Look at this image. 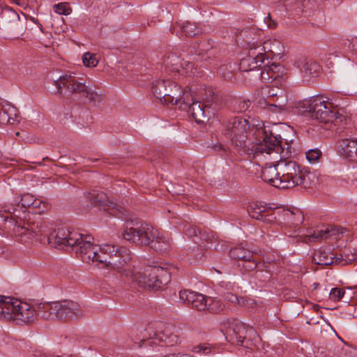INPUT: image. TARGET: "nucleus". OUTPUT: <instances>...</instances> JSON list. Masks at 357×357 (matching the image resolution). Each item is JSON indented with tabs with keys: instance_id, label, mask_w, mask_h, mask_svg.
Returning <instances> with one entry per match:
<instances>
[{
	"instance_id": "obj_60",
	"label": "nucleus",
	"mask_w": 357,
	"mask_h": 357,
	"mask_svg": "<svg viewBox=\"0 0 357 357\" xmlns=\"http://www.w3.org/2000/svg\"><path fill=\"white\" fill-rule=\"evenodd\" d=\"M15 135H16V136H19V135H20V132H17L15 133Z\"/></svg>"
},
{
	"instance_id": "obj_25",
	"label": "nucleus",
	"mask_w": 357,
	"mask_h": 357,
	"mask_svg": "<svg viewBox=\"0 0 357 357\" xmlns=\"http://www.w3.org/2000/svg\"><path fill=\"white\" fill-rule=\"evenodd\" d=\"M334 253L330 250H320L314 254L312 260L315 264L323 266L333 265Z\"/></svg>"
},
{
	"instance_id": "obj_5",
	"label": "nucleus",
	"mask_w": 357,
	"mask_h": 357,
	"mask_svg": "<svg viewBox=\"0 0 357 357\" xmlns=\"http://www.w3.org/2000/svg\"><path fill=\"white\" fill-rule=\"evenodd\" d=\"M123 237L128 241L150 246L158 252L167 250L172 244V239L167 234L160 233L156 228L146 222H136L132 226L126 227Z\"/></svg>"
},
{
	"instance_id": "obj_45",
	"label": "nucleus",
	"mask_w": 357,
	"mask_h": 357,
	"mask_svg": "<svg viewBox=\"0 0 357 357\" xmlns=\"http://www.w3.org/2000/svg\"><path fill=\"white\" fill-rule=\"evenodd\" d=\"M333 265H339V266L347 265V261H345V259L342 254H340V255L334 254V258H333Z\"/></svg>"
},
{
	"instance_id": "obj_36",
	"label": "nucleus",
	"mask_w": 357,
	"mask_h": 357,
	"mask_svg": "<svg viewBox=\"0 0 357 357\" xmlns=\"http://www.w3.org/2000/svg\"><path fill=\"white\" fill-rule=\"evenodd\" d=\"M280 100L279 98H277L276 101L273 103L268 102L266 104L268 109L274 112H278L283 109L286 105L285 100L282 96H280Z\"/></svg>"
},
{
	"instance_id": "obj_59",
	"label": "nucleus",
	"mask_w": 357,
	"mask_h": 357,
	"mask_svg": "<svg viewBox=\"0 0 357 357\" xmlns=\"http://www.w3.org/2000/svg\"><path fill=\"white\" fill-rule=\"evenodd\" d=\"M313 286H314V289H316L317 288V287L319 286V284L318 283H314Z\"/></svg>"
},
{
	"instance_id": "obj_47",
	"label": "nucleus",
	"mask_w": 357,
	"mask_h": 357,
	"mask_svg": "<svg viewBox=\"0 0 357 357\" xmlns=\"http://www.w3.org/2000/svg\"><path fill=\"white\" fill-rule=\"evenodd\" d=\"M223 298H225V300L228 301L229 302L240 303L238 298L235 294L229 292L225 293L223 295Z\"/></svg>"
},
{
	"instance_id": "obj_33",
	"label": "nucleus",
	"mask_w": 357,
	"mask_h": 357,
	"mask_svg": "<svg viewBox=\"0 0 357 357\" xmlns=\"http://www.w3.org/2000/svg\"><path fill=\"white\" fill-rule=\"evenodd\" d=\"M33 202V203L32 204L31 208L35 213H43L48 210L50 207L48 202L40 199L34 198Z\"/></svg>"
},
{
	"instance_id": "obj_35",
	"label": "nucleus",
	"mask_w": 357,
	"mask_h": 357,
	"mask_svg": "<svg viewBox=\"0 0 357 357\" xmlns=\"http://www.w3.org/2000/svg\"><path fill=\"white\" fill-rule=\"evenodd\" d=\"M82 61L84 66L89 68L96 67L98 63L96 55L90 52H86L83 54Z\"/></svg>"
},
{
	"instance_id": "obj_38",
	"label": "nucleus",
	"mask_w": 357,
	"mask_h": 357,
	"mask_svg": "<svg viewBox=\"0 0 357 357\" xmlns=\"http://www.w3.org/2000/svg\"><path fill=\"white\" fill-rule=\"evenodd\" d=\"M54 10L59 15H68L71 13L72 9L68 3L63 2L55 4L54 6Z\"/></svg>"
},
{
	"instance_id": "obj_58",
	"label": "nucleus",
	"mask_w": 357,
	"mask_h": 357,
	"mask_svg": "<svg viewBox=\"0 0 357 357\" xmlns=\"http://www.w3.org/2000/svg\"><path fill=\"white\" fill-rule=\"evenodd\" d=\"M149 280H151L153 283H155L154 280H156V278L153 277H150Z\"/></svg>"
},
{
	"instance_id": "obj_26",
	"label": "nucleus",
	"mask_w": 357,
	"mask_h": 357,
	"mask_svg": "<svg viewBox=\"0 0 357 357\" xmlns=\"http://www.w3.org/2000/svg\"><path fill=\"white\" fill-rule=\"evenodd\" d=\"M81 95L84 96L90 105L98 106L104 100V94L101 91L93 90L89 86H86V91Z\"/></svg>"
},
{
	"instance_id": "obj_50",
	"label": "nucleus",
	"mask_w": 357,
	"mask_h": 357,
	"mask_svg": "<svg viewBox=\"0 0 357 357\" xmlns=\"http://www.w3.org/2000/svg\"><path fill=\"white\" fill-rule=\"evenodd\" d=\"M203 236L204 238V240L206 241H207V242L212 243L213 241L215 240V236L212 233H211V234H205L203 235Z\"/></svg>"
},
{
	"instance_id": "obj_48",
	"label": "nucleus",
	"mask_w": 357,
	"mask_h": 357,
	"mask_svg": "<svg viewBox=\"0 0 357 357\" xmlns=\"http://www.w3.org/2000/svg\"><path fill=\"white\" fill-rule=\"evenodd\" d=\"M264 22L269 29H275L277 26V22L271 17L270 15L264 18Z\"/></svg>"
},
{
	"instance_id": "obj_42",
	"label": "nucleus",
	"mask_w": 357,
	"mask_h": 357,
	"mask_svg": "<svg viewBox=\"0 0 357 357\" xmlns=\"http://www.w3.org/2000/svg\"><path fill=\"white\" fill-rule=\"evenodd\" d=\"M184 233L189 237H197L198 234H200L199 229L195 226L188 224L185 225Z\"/></svg>"
},
{
	"instance_id": "obj_22",
	"label": "nucleus",
	"mask_w": 357,
	"mask_h": 357,
	"mask_svg": "<svg viewBox=\"0 0 357 357\" xmlns=\"http://www.w3.org/2000/svg\"><path fill=\"white\" fill-rule=\"evenodd\" d=\"M339 153L345 158H357V139L344 138L337 142Z\"/></svg>"
},
{
	"instance_id": "obj_16",
	"label": "nucleus",
	"mask_w": 357,
	"mask_h": 357,
	"mask_svg": "<svg viewBox=\"0 0 357 357\" xmlns=\"http://www.w3.org/2000/svg\"><path fill=\"white\" fill-rule=\"evenodd\" d=\"M177 329L173 326H167L165 330L160 333L155 334V337L152 340H143L144 346L153 347L156 345V340L164 342L167 346H174L177 344L180 340L177 334Z\"/></svg>"
},
{
	"instance_id": "obj_61",
	"label": "nucleus",
	"mask_w": 357,
	"mask_h": 357,
	"mask_svg": "<svg viewBox=\"0 0 357 357\" xmlns=\"http://www.w3.org/2000/svg\"><path fill=\"white\" fill-rule=\"evenodd\" d=\"M56 357H62V356H57ZM66 357H71V356H66Z\"/></svg>"
},
{
	"instance_id": "obj_51",
	"label": "nucleus",
	"mask_w": 357,
	"mask_h": 357,
	"mask_svg": "<svg viewBox=\"0 0 357 357\" xmlns=\"http://www.w3.org/2000/svg\"><path fill=\"white\" fill-rule=\"evenodd\" d=\"M199 350L198 352H202L203 354H207L210 351V348L206 347V345H200L198 347Z\"/></svg>"
},
{
	"instance_id": "obj_7",
	"label": "nucleus",
	"mask_w": 357,
	"mask_h": 357,
	"mask_svg": "<svg viewBox=\"0 0 357 357\" xmlns=\"http://www.w3.org/2000/svg\"><path fill=\"white\" fill-rule=\"evenodd\" d=\"M37 317L36 304L31 305L14 298L0 295V320L21 325L31 324Z\"/></svg>"
},
{
	"instance_id": "obj_53",
	"label": "nucleus",
	"mask_w": 357,
	"mask_h": 357,
	"mask_svg": "<svg viewBox=\"0 0 357 357\" xmlns=\"http://www.w3.org/2000/svg\"><path fill=\"white\" fill-rule=\"evenodd\" d=\"M267 93L268 95L269 98L274 96H278V93L275 92V90L273 89H268Z\"/></svg>"
},
{
	"instance_id": "obj_9",
	"label": "nucleus",
	"mask_w": 357,
	"mask_h": 357,
	"mask_svg": "<svg viewBox=\"0 0 357 357\" xmlns=\"http://www.w3.org/2000/svg\"><path fill=\"white\" fill-rule=\"evenodd\" d=\"M13 221V232L15 240L22 243H29L33 240L40 241L47 235L48 231L42 222H29L22 221L21 218L10 219Z\"/></svg>"
},
{
	"instance_id": "obj_41",
	"label": "nucleus",
	"mask_w": 357,
	"mask_h": 357,
	"mask_svg": "<svg viewBox=\"0 0 357 357\" xmlns=\"http://www.w3.org/2000/svg\"><path fill=\"white\" fill-rule=\"evenodd\" d=\"M321 153L319 149H311L306 152V158L310 163H315L318 161Z\"/></svg>"
},
{
	"instance_id": "obj_37",
	"label": "nucleus",
	"mask_w": 357,
	"mask_h": 357,
	"mask_svg": "<svg viewBox=\"0 0 357 357\" xmlns=\"http://www.w3.org/2000/svg\"><path fill=\"white\" fill-rule=\"evenodd\" d=\"M193 101V97L190 89H185V91L181 90V98L178 101V104L183 103V105H186L188 107L192 103Z\"/></svg>"
},
{
	"instance_id": "obj_31",
	"label": "nucleus",
	"mask_w": 357,
	"mask_h": 357,
	"mask_svg": "<svg viewBox=\"0 0 357 357\" xmlns=\"http://www.w3.org/2000/svg\"><path fill=\"white\" fill-rule=\"evenodd\" d=\"M198 32L196 25L190 22H186L180 27L181 36L191 37L197 35Z\"/></svg>"
},
{
	"instance_id": "obj_2",
	"label": "nucleus",
	"mask_w": 357,
	"mask_h": 357,
	"mask_svg": "<svg viewBox=\"0 0 357 357\" xmlns=\"http://www.w3.org/2000/svg\"><path fill=\"white\" fill-rule=\"evenodd\" d=\"M54 238L58 244L72 247L75 253L87 264H96L97 266L102 263L110 264L116 268H121L120 261L115 258L109 260V255L114 251V245H105L100 247L93 243V238L91 235H84L75 231H70L66 227H60L55 231Z\"/></svg>"
},
{
	"instance_id": "obj_19",
	"label": "nucleus",
	"mask_w": 357,
	"mask_h": 357,
	"mask_svg": "<svg viewBox=\"0 0 357 357\" xmlns=\"http://www.w3.org/2000/svg\"><path fill=\"white\" fill-rule=\"evenodd\" d=\"M59 303V320L79 318L83 316V311L79 305L72 301H63Z\"/></svg>"
},
{
	"instance_id": "obj_30",
	"label": "nucleus",
	"mask_w": 357,
	"mask_h": 357,
	"mask_svg": "<svg viewBox=\"0 0 357 357\" xmlns=\"http://www.w3.org/2000/svg\"><path fill=\"white\" fill-rule=\"evenodd\" d=\"M19 111L13 106H8L3 110V115L7 117V121L10 124H14L16 121H20Z\"/></svg>"
},
{
	"instance_id": "obj_3",
	"label": "nucleus",
	"mask_w": 357,
	"mask_h": 357,
	"mask_svg": "<svg viewBox=\"0 0 357 357\" xmlns=\"http://www.w3.org/2000/svg\"><path fill=\"white\" fill-rule=\"evenodd\" d=\"M225 135L228 136L232 144L239 150H244L252 158H257L264 154L271 155L282 153L284 149L282 146L281 137H277L273 134L266 135L262 141L247 147V130L249 128L248 121L241 116L231 118L225 126Z\"/></svg>"
},
{
	"instance_id": "obj_10",
	"label": "nucleus",
	"mask_w": 357,
	"mask_h": 357,
	"mask_svg": "<svg viewBox=\"0 0 357 357\" xmlns=\"http://www.w3.org/2000/svg\"><path fill=\"white\" fill-rule=\"evenodd\" d=\"M152 93L155 98L164 104L178 105L181 98V88L169 80H156L152 85Z\"/></svg>"
},
{
	"instance_id": "obj_34",
	"label": "nucleus",
	"mask_w": 357,
	"mask_h": 357,
	"mask_svg": "<svg viewBox=\"0 0 357 357\" xmlns=\"http://www.w3.org/2000/svg\"><path fill=\"white\" fill-rule=\"evenodd\" d=\"M331 231L328 229L314 231L312 234L307 236L309 241H319L328 238L331 236Z\"/></svg>"
},
{
	"instance_id": "obj_6",
	"label": "nucleus",
	"mask_w": 357,
	"mask_h": 357,
	"mask_svg": "<svg viewBox=\"0 0 357 357\" xmlns=\"http://www.w3.org/2000/svg\"><path fill=\"white\" fill-rule=\"evenodd\" d=\"M297 109L301 114H310L312 119L321 123L336 126L345 119V116L337 112L333 103L327 97L322 96H314L298 102Z\"/></svg>"
},
{
	"instance_id": "obj_46",
	"label": "nucleus",
	"mask_w": 357,
	"mask_h": 357,
	"mask_svg": "<svg viewBox=\"0 0 357 357\" xmlns=\"http://www.w3.org/2000/svg\"><path fill=\"white\" fill-rule=\"evenodd\" d=\"M342 255H344L345 261H347V265L351 264L356 259V255L351 250H345Z\"/></svg>"
},
{
	"instance_id": "obj_8",
	"label": "nucleus",
	"mask_w": 357,
	"mask_h": 357,
	"mask_svg": "<svg viewBox=\"0 0 357 357\" xmlns=\"http://www.w3.org/2000/svg\"><path fill=\"white\" fill-rule=\"evenodd\" d=\"M220 330L225 339L231 344H241L245 348L253 349V344L248 339V335H256L252 328L246 327L239 320L232 319L223 322Z\"/></svg>"
},
{
	"instance_id": "obj_13",
	"label": "nucleus",
	"mask_w": 357,
	"mask_h": 357,
	"mask_svg": "<svg viewBox=\"0 0 357 357\" xmlns=\"http://www.w3.org/2000/svg\"><path fill=\"white\" fill-rule=\"evenodd\" d=\"M179 299L181 302L197 311L201 312L206 310L208 297L204 294L185 289L179 291Z\"/></svg>"
},
{
	"instance_id": "obj_39",
	"label": "nucleus",
	"mask_w": 357,
	"mask_h": 357,
	"mask_svg": "<svg viewBox=\"0 0 357 357\" xmlns=\"http://www.w3.org/2000/svg\"><path fill=\"white\" fill-rule=\"evenodd\" d=\"M281 211H273L271 208H267L266 211V215H264V218L261 219V221L268 223H272L276 221L277 215L280 217V214Z\"/></svg>"
},
{
	"instance_id": "obj_57",
	"label": "nucleus",
	"mask_w": 357,
	"mask_h": 357,
	"mask_svg": "<svg viewBox=\"0 0 357 357\" xmlns=\"http://www.w3.org/2000/svg\"><path fill=\"white\" fill-rule=\"evenodd\" d=\"M352 45H353V47H357V38H356L355 39L353 40Z\"/></svg>"
},
{
	"instance_id": "obj_43",
	"label": "nucleus",
	"mask_w": 357,
	"mask_h": 357,
	"mask_svg": "<svg viewBox=\"0 0 357 357\" xmlns=\"http://www.w3.org/2000/svg\"><path fill=\"white\" fill-rule=\"evenodd\" d=\"M250 101L248 100H238L236 102V110L238 112H245L250 107Z\"/></svg>"
},
{
	"instance_id": "obj_32",
	"label": "nucleus",
	"mask_w": 357,
	"mask_h": 357,
	"mask_svg": "<svg viewBox=\"0 0 357 357\" xmlns=\"http://www.w3.org/2000/svg\"><path fill=\"white\" fill-rule=\"evenodd\" d=\"M222 309L223 304L220 301L213 297H208L206 310L210 312H218Z\"/></svg>"
},
{
	"instance_id": "obj_21",
	"label": "nucleus",
	"mask_w": 357,
	"mask_h": 357,
	"mask_svg": "<svg viewBox=\"0 0 357 357\" xmlns=\"http://www.w3.org/2000/svg\"><path fill=\"white\" fill-rule=\"evenodd\" d=\"M280 217L282 218L289 227H298L304 220L303 212L297 208L282 210Z\"/></svg>"
},
{
	"instance_id": "obj_49",
	"label": "nucleus",
	"mask_w": 357,
	"mask_h": 357,
	"mask_svg": "<svg viewBox=\"0 0 357 357\" xmlns=\"http://www.w3.org/2000/svg\"><path fill=\"white\" fill-rule=\"evenodd\" d=\"M264 66L268 68H271L270 70V73L273 75H275V70L280 68V66L273 63L270 64V62L267 60V63L264 64Z\"/></svg>"
},
{
	"instance_id": "obj_18",
	"label": "nucleus",
	"mask_w": 357,
	"mask_h": 357,
	"mask_svg": "<svg viewBox=\"0 0 357 357\" xmlns=\"http://www.w3.org/2000/svg\"><path fill=\"white\" fill-rule=\"evenodd\" d=\"M271 264L270 263L266 264L264 262L261 265L258 264L257 260L255 259L254 254H252V257L250 258H246L241 262H238V266L241 267L245 272H251L258 268V270L256 271V278H260L261 273L263 271L266 272V275L264 277L263 280H268L271 278Z\"/></svg>"
},
{
	"instance_id": "obj_54",
	"label": "nucleus",
	"mask_w": 357,
	"mask_h": 357,
	"mask_svg": "<svg viewBox=\"0 0 357 357\" xmlns=\"http://www.w3.org/2000/svg\"><path fill=\"white\" fill-rule=\"evenodd\" d=\"M10 17L13 18L14 20H19V15L14 11L10 12Z\"/></svg>"
},
{
	"instance_id": "obj_11",
	"label": "nucleus",
	"mask_w": 357,
	"mask_h": 357,
	"mask_svg": "<svg viewBox=\"0 0 357 357\" xmlns=\"http://www.w3.org/2000/svg\"><path fill=\"white\" fill-rule=\"evenodd\" d=\"M86 199L91 204V205L103 210L109 214L121 218L126 215V211L122 206L109 201L107 195L102 192L93 190L85 194Z\"/></svg>"
},
{
	"instance_id": "obj_15",
	"label": "nucleus",
	"mask_w": 357,
	"mask_h": 357,
	"mask_svg": "<svg viewBox=\"0 0 357 357\" xmlns=\"http://www.w3.org/2000/svg\"><path fill=\"white\" fill-rule=\"evenodd\" d=\"M166 68L173 72L191 75L192 73L193 65L189 61H183L175 53L167 54L163 60Z\"/></svg>"
},
{
	"instance_id": "obj_14",
	"label": "nucleus",
	"mask_w": 357,
	"mask_h": 357,
	"mask_svg": "<svg viewBox=\"0 0 357 357\" xmlns=\"http://www.w3.org/2000/svg\"><path fill=\"white\" fill-rule=\"evenodd\" d=\"M33 199L34 197L31 194L26 193L23 195L20 200H15L16 205L15 206H12V207L8 208V213L10 216L0 215V218L3 219L6 222H7L8 219L14 218V217L20 218L22 215L24 218L26 215V210L27 208H31L32 204L33 203Z\"/></svg>"
},
{
	"instance_id": "obj_55",
	"label": "nucleus",
	"mask_w": 357,
	"mask_h": 357,
	"mask_svg": "<svg viewBox=\"0 0 357 357\" xmlns=\"http://www.w3.org/2000/svg\"><path fill=\"white\" fill-rule=\"evenodd\" d=\"M213 149L215 150V151H220L223 149L222 146L221 144H215L214 146H213Z\"/></svg>"
},
{
	"instance_id": "obj_24",
	"label": "nucleus",
	"mask_w": 357,
	"mask_h": 357,
	"mask_svg": "<svg viewBox=\"0 0 357 357\" xmlns=\"http://www.w3.org/2000/svg\"><path fill=\"white\" fill-rule=\"evenodd\" d=\"M252 46L258 52L261 53V56H265V60H268L269 56H266V54L271 52L274 54H279L280 52V43L277 40H268L265 41L262 45L253 44Z\"/></svg>"
},
{
	"instance_id": "obj_1",
	"label": "nucleus",
	"mask_w": 357,
	"mask_h": 357,
	"mask_svg": "<svg viewBox=\"0 0 357 357\" xmlns=\"http://www.w3.org/2000/svg\"><path fill=\"white\" fill-rule=\"evenodd\" d=\"M109 260L116 259L122 264L121 268H116L110 264L102 263L104 267L116 271L122 277L136 282L143 289L161 290L170 282V273L167 268L160 266H147L142 268H131L128 262L131 259L128 249L124 247L114 246L112 255H109Z\"/></svg>"
},
{
	"instance_id": "obj_28",
	"label": "nucleus",
	"mask_w": 357,
	"mask_h": 357,
	"mask_svg": "<svg viewBox=\"0 0 357 357\" xmlns=\"http://www.w3.org/2000/svg\"><path fill=\"white\" fill-rule=\"evenodd\" d=\"M267 208L264 206L258 204H252L248 208V213L252 218L261 220L262 218H264V215H266V211Z\"/></svg>"
},
{
	"instance_id": "obj_29",
	"label": "nucleus",
	"mask_w": 357,
	"mask_h": 357,
	"mask_svg": "<svg viewBox=\"0 0 357 357\" xmlns=\"http://www.w3.org/2000/svg\"><path fill=\"white\" fill-rule=\"evenodd\" d=\"M252 252L251 251L242 247L231 248L229 252L230 257L239 260V262H241L246 258H250L252 257Z\"/></svg>"
},
{
	"instance_id": "obj_56",
	"label": "nucleus",
	"mask_w": 357,
	"mask_h": 357,
	"mask_svg": "<svg viewBox=\"0 0 357 357\" xmlns=\"http://www.w3.org/2000/svg\"><path fill=\"white\" fill-rule=\"evenodd\" d=\"M286 144H287V148H286L287 153H291V146H289L287 143H286Z\"/></svg>"
},
{
	"instance_id": "obj_4",
	"label": "nucleus",
	"mask_w": 357,
	"mask_h": 357,
	"mask_svg": "<svg viewBox=\"0 0 357 357\" xmlns=\"http://www.w3.org/2000/svg\"><path fill=\"white\" fill-rule=\"evenodd\" d=\"M262 179L273 186L289 189L301 185L312 186L314 175L301 168L293 160H280L275 165H266L261 169Z\"/></svg>"
},
{
	"instance_id": "obj_52",
	"label": "nucleus",
	"mask_w": 357,
	"mask_h": 357,
	"mask_svg": "<svg viewBox=\"0 0 357 357\" xmlns=\"http://www.w3.org/2000/svg\"><path fill=\"white\" fill-rule=\"evenodd\" d=\"M163 357H189L187 355L181 354H169L167 355L164 356Z\"/></svg>"
},
{
	"instance_id": "obj_20",
	"label": "nucleus",
	"mask_w": 357,
	"mask_h": 357,
	"mask_svg": "<svg viewBox=\"0 0 357 357\" xmlns=\"http://www.w3.org/2000/svg\"><path fill=\"white\" fill-rule=\"evenodd\" d=\"M59 303H40L36 304L38 317L45 320H59Z\"/></svg>"
},
{
	"instance_id": "obj_27",
	"label": "nucleus",
	"mask_w": 357,
	"mask_h": 357,
	"mask_svg": "<svg viewBox=\"0 0 357 357\" xmlns=\"http://www.w3.org/2000/svg\"><path fill=\"white\" fill-rule=\"evenodd\" d=\"M188 113L197 123L203 122L205 118V111L204 108L201 107L199 101L192 102L188 106Z\"/></svg>"
},
{
	"instance_id": "obj_12",
	"label": "nucleus",
	"mask_w": 357,
	"mask_h": 357,
	"mask_svg": "<svg viewBox=\"0 0 357 357\" xmlns=\"http://www.w3.org/2000/svg\"><path fill=\"white\" fill-rule=\"evenodd\" d=\"M55 85L60 93H62V88H65L69 93H79L80 95L86 91L87 86L86 79L75 73L61 76L55 81Z\"/></svg>"
},
{
	"instance_id": "obj_44",
	"label": "nucleus",
	"mask_w": 357,
	"mask_h": 357,
	"mask_svg": "<svg viewBox=\"0 0 357 357\" xmlns=\"http://www.w3.org/2000/svg\"><path fill=\"white\" fill-rule=\"evenodd\" d=\"M271 68H266L264 66V69L260 73V79L262 80H269L270 79L275 78L276 75H273L270 73Z\"/></svg>"
},
{
	"instance_id": "obj_23",
	"label": "nucleus",
	"mask_w": 357,
	"mask_h": 357,
	"mask_svg": "<svg viewBox=\"0 0 357 357\" xmlns=\"http://www.w3.org/2000/svg\"><path fill=\"white\" fill-rule=\"evenodd\" d=\"M296 66L300 69L303 77L317 76L321 70L320 65L311 59H301L296 61Z\"/></svg>"
},
{
	"instance_id": "obj_40",
	"label": "nucleus",
	"mask_w": 357,
	"mask_h": 357,
	"mask_svg": "<svg viewBox=\"0 0 357 357\" xmlns=\"http://www.w3.org/2000/svg\"><path fill=\"white\" fill-rule=\"evenodd\" d=\"M345 291L341 288H333L329 293V298L335 302L340 301L344 295Z\"/></svg>"
},
{
	"instance_id": "obj_17",
	"label": "nucleus",
	"mask_w": 357,
	"mask_h": 357,
	"mask_svg": "<svg viewBox=\"0 0 357 357\" xmlns=\"http://www.w3.org/2000/svg\"><path fill=\"white\" fill-rule=\"evenodd\" d=\"M265 62V56H261L252 45L248 51V54L243 58L239 63V68L242 71L248 72L261 68Z\"/></svg>"
}]
</instances>
